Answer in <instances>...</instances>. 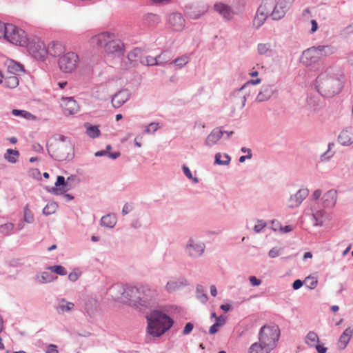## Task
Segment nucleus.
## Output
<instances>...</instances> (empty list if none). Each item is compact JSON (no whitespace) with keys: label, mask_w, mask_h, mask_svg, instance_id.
Wrapping results in <instances>:
<instances>
[{"label":"nucleus","mask_w":353,"mask_h":353,"mask_svg":"<svg viewBox=\"0 0 353 353\" xmlns=\"http://www.w3.org/2000/svg\"><path fill=\"white\" fill-rule=\"evenodd\" d=\"M89 44L93 49L101 51L108 56L119 57L123 54V42L111 32H101L89 39Z\"/></svg>","instance_id":"nucleus-1"},{"label":"nucleus","mask_w":353,"mask_h":353,"mask_svg":"<svg viewBox=\"0 0 353 353\" xmlns=\"http://www.w3.org/2000/svg\"><path fill=\"white\" fill-rule=\"evenodd\" d=\"M343 75L332 68H328L319 74L315 85L323 96L330 97L338 94L343 85Z\"/></svg>","instance_id":"nucleus-2"},{"label":"nucleus","mask_w":353,"mask_h":353,"mask_svg":"<svg viewBox=\"0 0 353 353\" xmlns=\"http://www.w3.org/2000/svg\"><path fill=\"white\" fill-rule=\"evenodd\" d=\"M148 321V332L153 336H160L172 325V320L159 311H152L146 316Z\"/></svg>","instance_id":"nucleus-3"},{"label":"nucleus","mask_w":353,"mask_h":353,"mask_svg":"<svg viewBox=\"0 0 353 353\" xmlns=\"http://www.w3.org/2000/svg\"><path fill=\"white\" fill-rule=\"evenodd\" d=\"M110 293L116 301L139 308V288L115 285L110 289Z\"/></svg>","instance_id":"nucleus-4"},{"label":"nucleus","mask_w":353,"mask_h":353,"mask_svg":"<svg viewBox=\"0 0 353 353\" xmlns=\"http://www.w3.org/2000/svg\"><path fill=\"white\" fill-rule=\"evenodd\" d=\"M2 38L12 44L24 47L28 39L26 32L12 23H6L3 30Z\"/></svg>","instance_id":"nucleus-5"},{"label":"nucleus","mask_w":353,"mask_h":353,"mask_svg":"<svg viewBox=\"0 0 353 353\" xmlns=\"http://www.w3.org/2000/svg\"><path fill=\"white\" fill-rule=\"evenodd\" d=\"M334 53L333 48L328 46L312 47L305 50L301 56V61L307 65L319 61L322 57Z\"/></svg>","instance_id":"nucleus-6"},{"label":"nucleus","mask_w":353,"mask_h":353,"mask_svg":"<svg viewBox=\"0 0 353 353\" xmlns=\"http://www.w3.org/2000/svg\"><path fill=\"white\" fill-rule=\"evenodd\" d=\"M26 47L28 52L36 59L44 60L47 57V50L44 42L37 37L27 39Z\"/></svg>","instance_id":"nucleus-7"},{"label":"nucleus","mask_w":353,"mask_h":353,"mask_svg":"<svg viewBox=\"0 0 353 353\" xmlns=\"http://www.w3.org/2000/svg\"><path fill=\"white\" fill-rule=\"evenodd\" d=\"M279 337V330L276 325L261 327L259 334V341L273 350L276 347V342Z\"/></svg>","instance_id":"nucleus-8"},{"label":"nucleus","mask_w":353,"mask_h":353,"mask_svg":"<svg viewBox=\"0 0 353 353\" xmlns=\"http://www.w3.org/2000/svg\"><path fill=\"white\" fill-rule=\"evenodd\" d=\"M79 63V55L74 52H68L59 59L58 65L63 72L72 73L76 70Z\"/></svg>","instance_id":"nucleus-9"},{"label":"nucleus","mask_w":353,"mask_h":353,"mask_svg":"<svg viewBox=\"0 0 353 353\" xmlns=\"http://www.w3.org/2000/svg\"><path fill=\"white\" fill-rule=\"evenodd\" d=\"M158 296L155 289L149 285H142L139 288V308L148 307L156 300Z\"/></svg>","instance_id":"nucleus-10"},{"label":"nucleus","mask_w":353,"mask_h":353,"mask_svg":"<svg viewBox=\"0 0 353 353\" xmlns=\"http://www.w3.org/2000/svg\"><path fill=\"white\" fill-rule=\"evenodd\" d=\"M185 250L191 257L196 258L203 254L205 245L200 241L190 239L186 245Z\"/></svg>","instance_id":"nucleus-11"},{"label":"nucleus","mask_w":353,"mask_h":353,"mask_svg":"<svg viewBox=\"0 0 353 353\" xmlns=\"http://www.w3.org/2000/svg\"><path fill=\"white\" fill-rule=\"evenodd\" d=\"M290 4L288 0H279L272 12L270 14L272 19L273 20H279L284 17Z\"/></svg>","instance_id":"nucleus-12"},{"label":"nucleus","mask_w":353,"mask_h":353,"mask_svg":"<svg viewBox=\"0 0 353 353\" xmlns=\"http://www.w3.org/2000/svg\"><path fill=\"white\" fill-rule=\"evenodd\" d=\"M270 14V9L266 4L261 5L256 12V14L253 19V26L259 28H260L266 21Z\"/></svg>","instance_id":"nucleus-13"},{"label":"nucleus","mask_w":353,"mask_h":353,"mask_svg":"<svg viewBox=\"0 0 353 353\" xmlns=\"http://www.w3.org/2000/svg\"><path fill=\"white\" fill-rule=\"evenodd\" d=\"M61 106L66 115L76 114L79 110V106L72 97H63L61 99Z\"/></svg>","instance_id":"nucleus-14"},{"label":"nucleus","mask_w":353,"mask_h":353,"mask_svg":"<svg viewBox=\"0 0 353 353\" xmlns=\"http://www.w3.org/2000/svg\"><path fill=\"white\" fill-rule=\"evenodd\" d=\"M234 132L232 131L228 132L223 131L219 128H216L212 130L210 134L205 139V145L207 146L211 147L218 143V141L221 139L224 134H226L228 137L232 135Z\"/></svg>","instance_id":"nucleus-15"},{"label":"nucleus","mask_w":353,"mask_h":353,"mask_svg":"<svg viewBox=\"0 0 353 353\" xmlns=\"http://www.w3.org/2000/svg\"><path fill=\"white\" fill-rule=\"evenodd\" d=\"M168 24L174 31H181L185 27V19L180 13L171 14L168 18Z\"/></svg>","instance_id":"nucleus-16"},{"label":"nucleus","mask_w":353,"mask_h":353,"mask_svg":"<svg viewBox=\"0 0 353 353\" xmlns=\"http://www.w3.org/2000/svg\"><path fill=\"white\" fill-rule=\"evenodd\" d=\"M307 189L299 190L296 194L292 195L288 201V205L290 208H294L301 205L302 201L307 196Z\"/></svg>","instance_id":"nucleus-17"},{"label":"nucleus","mask_w":353,"mask_h":353,"mask_svg":"<svg viewBox=\"0 0 353 353\" xmlns=\"http://www.w3.org/2000/svg\"><path fill=\"white\" fill-rule=\"evenodd\" d=\"M130 97V93L128 90H122L116 93L112 98V105L114 108H119L122 106Z\"/></svg>","instance_id":"nucleus-18"},{"label":"nucleus","mask_w":353,"mask_h":353,"mask_svg":"<svg viewBox=\"0 0 353 353\" xmlns=\"http://www.w3.org/2000/svg\"><path fill=\"white\" fill-rule=\"evenodd\" d=\"M47 54L52 57H59L65 51V45L57 41H51L46 48Z\"/></svg>","instance_id":"nucleus-19"},{"label":"nucleus","mask_w":353,"mask_h":353,"mask_svg":"<svg viewBox=\"0 0 353 353\" xmlns=\"http://www.w3.org/2000/svg\"><path fill=\"white\" fill-rule=\"evenodd\" d=\"M214 8L226 20H230L234 17V12L233 10L227 4L222 2L216 3Z\"/></svg>","instance_id":"nucleus-20"},{"label":"nucleus","mask_w":353,"mask_h":353,"mask_svg":"<svg viewBox=\"0 0 353 353\" xmlns=\"http://www.w3.org/2000/svg\"><path fill=\"white\" fill-rule=\"evenodd\" d=\"M339 142L343 145H349L353 142V128L350 127L343 130L338 137Z\"/></svg>","instance_id":"nucleus-21"},{"label":"nucleus","mask_w":353,"mask_h":353,"mask_svg":"<svg viewBox=\"0 0 353 353\" xmlns=\"http://www.w3.org/2000/svg\"><path fill=\"white\" fill-rule=\"evenodd\" d=\"M69 190L68 183L63 176H59L55 183V186L52 188V192L55 194H62Z\"/></svg>","instance_id":"nucleus-22"},{"label":"nucleus","mask_w":353,"mask_h":353,"mask_svg":"<svg viewBox=\"0 0 353 353\" xmlns=\"http://www.w3.org/2000/svg\"><path fill=\"white\" fill-rule=\"evenodd\" d=\"M166 56L165 53H162L158 57L159 59H161V61H158L157 57H153L151 56L145 57V58L140 60V62L143 64H145L147 65H161L163 62H168L170 59H166L165 57Z\"/></svg>","instance_id":"nucleus-23"},{"label":"nucleus","mask_w":353,"mask_h":353,"mask_svg":"<svg viewBox=\"0 0 353 353\" xmlns=\"http://www.w3.org/2000/svg\"><path fill=\"white\" fill-rule=\"evenodd\" d=\"M312 216L314 221V225L322 226L330 220V215L323 210L313 212Z\"/></svg>","instance_id":"nucleus-24"},{"label":"nucleus","mask_w":353,"mask_h":353,"mask_svg":"<svg viewBox=\"0 0 353 353\" xmlns=\"http://www.w3.org/2000/svg\"><path fill=\"white\" fill-rule=\"evenodd\" d=\"M6 65L9 74L18 76L24 72L23 65L13 60H8Z\"/></svg>","instance_id":"nucleus-25"},{"label":"nucleus","mask_w":353,"mask_h":353,"mask_svg":"<svg viewBox=\"0 0 353 353\" xmlns=\"http://www.w3.org/2000/svg\"><path fill=\"white\" fill-rule=\"evenodd\" d=\"M74 307V305L72 302L67 301L65 299H61L58 301L56 310L59 314H63L72 311Z\"/></svg>","instance_id":"nucleus-26"},{"label":"nucleus","mask_w":353,"mask_h":353,"mask_svg":"<svg viewBox=\"0 0 353 353\" xmlns=\"http://www.w3.org/2000/svg\"><path fill=\"white\" fill-rule=\"evenodd\" d=\"M336 191L331 190L327 191L323 196V203L325 207H334L336 203Z\"/></svg>","instance_id":"nucleus-27"},{"label":"nucleus","mask_w":353,"mask_h":353,"mask_svg":"<svg viewBox=\"0 0 353 353\" xmlns=\"http://www.w3.org/2000/svg\"><path fill=\"white\" fill-rule=\"evenodd\" d=\"M353 331L351 328H347L343 334L341 335L339 342H338V346L340 349H344L347 343H349L352 336Z\"/></svg>","instance_id":"nucleus-28"},{"label":"nucleus","mask_w":353,"mask_h":353,"mask_svg":"<svg viewBox=\"0 0 353 353\" xmlns=\"http://www.w3.org/2000/svg\"><path fill=\"white\" fill-rule=\"evenodd\" d=\"M272 350L259 341V343H254L250 349V353H270Z\"/></svg>","instance_id":"nucleus-29"},{"label":"nucleus","mask_w":353,"mask_h":353,"mask_svg":"<svg viewBox=\"0 0 353 353\" xmlns=\"http://www.w3.org/2000/svg\"><path fill=\"white\" fill-rule=\"evenodd\" d=\"M19 81L16 75L10 74L4 78V85L8 88L14 89L19 85Z\"/></svg>","instance_id":"nucleus-30"},{"label":"nucleus","mask_w":353,"mask_h":353,"mask_svg":"<svg viewBox=\"0 0 353 353\" xmlns=\"http://www.w3.org/2000/svg\"><path fill=\"white\" fill-rule=\"evenodd\" d=\"M117 223V218L114 214L103 216L101 219V223L106 228H113Z\"/></svg>","instance_id":"nucleus-31"},{"label":"nucleus","mask_w":353,"mask_h":353,"mask_svg":"<svg viewBox=\"0 0 353 353\" xmlns=\"http://www.w3.org/2000/svg\"><path fill=\"white\" fill-rule=\"evenodd\" d=\"M305 342L310 347L316 346L319 342L317 334L313 331L309 332L305 338Z\"/></svg>","instance_id":"nucleus-32"},{"label":"nucleus","mask_w":353,"mask_h":353,"mask_svg":"<svg viewBox=\"0 0 353 353\" xmlns=\"http://www.w3.org/2000/svg\"><path fill=\"white\" fill-rule=\"evenodd\" d=\"M19 156V152L16 150L8 149L4 158L10 163H14L17 162V158Z\"/></svg>","instance_id":"nucleus-33"},{"label":"nucleus","mask_w":353,"mask_h":353,"mask_svg":"<svg viewBox=\"0 0 353 353\" xmlns=\"http://www.w3.org/2000/svg\"><path fill=\"white\" fill-rule=\"evenodd\" d=\"M230 157L227 154L216 153L215 155V163L227 165L230 163Z\"/></svg>","instance_id":"nucleus-34"},{"label":"nucleus","mask_w":353,"mask_h":353,"mask_svg":"<svg viewBox=\"0 0 353 353\" xmlns=\"http://www.w3.org/2000/svg\"><path fill=\"white\" fill-rule=\"evenodd\" d=\"M86 128V134L92 139L97 138L100 135V130L97 126L85 124Z\"/></svg>","instance_id":"nucleus-35"},{"label":"nucleus","mask_w":353,"mask_h":353,"mask_svg":"<svg viewBox=\"0 0 353 353\" xmlns=\"http://www.w3.org/2000/svg\"><path fill=\"white\" fill-rule=\"evenodd\" d=\"M183 285L181 281H171L167 283L165 288L168 292H173L180 289Z\"/></svg>","instance_id":"nucleus-36"},{"label":"nucleus","mask_w":353,"mask_h":353,"mask_svg":"<svg viewBox=\"0 0 353 353\" xmlns=\"http://www.w3.org/2000/svg\"><path fill=\"white\" fill-rule=\"evenodd\" d=\"M189 61V57L188 56H182L174 59L171 63H174L176 69H181L184 67Z\"/></svg>","instance_id":"nucleus-37"},{"label":"nucleus","mask_w":353,"mask_h":353,"mask_svg":"<svg viewBox=\"0 0 353 353\" xmlns=\"http://www.w3.org/2000/svg\"><path fill=\"white\" fill-rule=\"evenodd\" d=\"M145 21L150 26H156L161 21V18L156 14L148 13L145 16Z\"/></svg>","instance_id":"nucleus-38"},{"label":"nucleus","mask_w":353,"mask_h":353,"mask_svg":"<svg viewBox=\"0 0 353 353\" xmlns=\"http://www.w3.org/2000/svg\"><path fill=\"white\" fill-rule=\"evenodd\" d=\"M141 50L139 49H134L128 54V59L130 62L140 61L141 58Z\"/></svg>","instance_id":"nucleus-39"},{"label":"nucleus","mask_w":353,"mask_h":353,"mask_svg":"<svg viewBox=\"0 0 353 353\" xmlns=\"http://www.w3.org/2000/svg\"><path fill=\"white\" fill-rule=\"evenodd\" d=\"M12 113L14 116H21L26 119H34V117L30 112L26 110L14 109L12 110Z\"/></svg>","instance_id":"nucleus-40"},{"label":"nucleus","mask_w":353,"mask_h":353,"mask_svg":"<svg viewBox=\"0 0 353 353\" xmlns=\"http://www.w3.org/2000/svg\"><path fill=\"white\" fill-rule=\"evenodd\" d=\"M48 270H50L52 272H54L59 275H65L67 274V271L65 268L62 265H53L49 266L47 268Z\"/></svg>","instance_id":"nucleus-41"},{"label":"nucleus","mask_w":353,"mask_h":353,"mask_svg":"<svg viewBox=\"0 0 353 353\" xmlns=\"http://www.w3.org/2000/svg\"><path fill=\"white\" fill-rule=\"evenodd\" d=\"M57 209V205L55 203H48L43 210V212L46 215L54 214Z\"/></svg>","instance_id":"nucleus-42"},{"label":"nucleus","mask_w":353,"mask_h":353,"mask_svg":"<svg viewBox=\"0 0 353 353\" xmlns=\"http://www.w3.org/2000/svg\"><path fill=\"white\" fill-rule=\"evenodd\" d=\"M37 279L41 283L51 282L53 280L52 276L48 272H41L37 276Z\"/></svg>","instance_id":"nucleus-43"},{"label":"nucleus","mask_w":353,"mask_h":353,"mask_svg":"<svg viewBox=\"0 0 353 353\" xmlns=\"http://www.w3.org/2000/svg\"><path fill=\"white\" fill-rule=\"evenodd\" d=\"M14 229V224L12 223H7L0 225V232L7 235Z\"/></svg>","instance_id":"nucleus-44"},{"label":"nucleus","mask_w":353,"mask_h":353,"mask_svg":"<svg viewBox=\"0 0 353 353\" xmlns=\"http://www.w3.org/2000/svg\"><path fill=\"white\" fill-rule=\"evenodd\" d=\"M305 284L310 289H314L317 285V280L314 277L308 276L304 281Z\"/></svg>","instance_id":"nucleus-45"},{"label":"nucleus","mask_w":353,"mask_h":353,"mask_svg":"<svg viewBox=\"0 0 353 353\" xmlns=\"http://www.w3.org/2000/svg\"><path fill=\"white\" fill-rule=\"evenodd\" d=\"M270 50L269 43H260L258 45V52L260 54H266Z\"/></svg>","instance_id":"nucleus-46"},{"label":"nucleus","mask_w":353,"mask_h":353,"mask_svg":"<svg viewBox=\"0 0 353 353\" xmlns=\"http://www.w3.org/2000/svg\"><path fill=\"white\" fill-rule=\"evenodd\" d=\"M24 221L27 223H32L33 221V215L28 206H26L23 210Z\"/></svg>","instance_id":"nucleus-47"},{"label":"nucleus","mask_w":353,"mask_h":353,"mask_svg":"<svg viewBox=\"0 0 353 353\" xmlns=\"http://www.w3.org/2000/svg\"><path fill=\"white\" fill-rule=\"evenodd\" d=\"M270 94L268 92V90H265L259 93L258 96L256 97V101H258L259 102L264 101L270 98Z\"/></svg>","instance_id":"nucleus-48"},{"label":"nucleus","mask_w":353,"mask_h":353,"mask_svg":"<svg viewBox=\"0 0 353 353\" xmlns=\"http://www.w3.org/2000/svg\"><path fill=\"white\" fill-rule=\"evenodd\" d=\"M158 123H150L145 129L146 133H154L156 132L158 129Z\"/></svg>","instance_id":"nucleus-49"},{"label":"nucleus","mask_w":353,"mask_h":353,"mask_svg":"<svg viewBox=\"0 0 353 353\" xmlns=\"http://www.w3.org/2000/svg\"><path fill=\"white\" fill-rule=\"evenodd\" d=\"M81 275V272H76V271H74L72 272H70L68 275V279L70 281H72V282H74L76 281H77Z\"/></svg>","instance_id":"nucleus-50"},{"label":"nucleus","mask_w":353,"mask_h":353,"mask_svg":"<svg viewBox=\"0 0 353 353\" xmlns=\"http://www.w3.org/2000/svg\"><path fill=\"white\" fill-rule=\"evenodd\" d=\"M266 224L265 222L262 221H258L257 223L254 226V231L256 232H261L265 227Z\"/></svg>","instance_id":"nucleus-51"},{"label":"nucleus","mask_w":353,"mask_h":353,"mask_svg":"<svg viewBox=\"0 0 353 353\" xmlns=\"http://www.w3.org/2000/svg\"><path fill=\"white\" fill-rule=\"evenodd\" d=\"M226 322V317L224 316H219L217 318H216V322L215 323L219 326L221 327L223 325H225Z\"/></svg>","instance_id":"nucleus-52"},{"label":"nucleus","mask_w":353,"mask_h":353,"mask_svg":"<svg viewBox=\"0 0 353 353\" xmlns=\"http://www.w3.org/2000/svg\"><path fill=\"white\" fill-rule=\"evenodd\" d=\"M261 82V79L259 78H257L256 79H253V80H250L249 81H248L241 88V90H243L245 89L248 85L250 84H252V85H257V84H259Z\"/></svg>","instance_id":"nucleus-53"},{"label":"nucleus","mask_w":353,"mask_h":353,"mask_svg":"<svg viewBox=\"0 0 353 353\" xmlns=\"http://www.w3.org/2000/svg\"><path fill=\"white\" fill-rule=\"evenodd\" d=\"M193 324L191 323H188L185 327H184V330L183 331V334L186 335V334H188L189 333H190L193 329Z\"/></svg>","instance_id":"nucleus-54"},{"label":"nucleus","mask_w":353,"mask_h":353,"mask_svg":"<svg viewBox=\"0 0 353 353\" xmlns=\"http://www.w3.org/2000/svg\"><path fill=\"white\" fill-rule=\"evenodd\" d=\"M58 350H57V345H50L47 350H46V353H58Z\"/></svg>","instance_id":"nucleus-55"},{"label":"nucleus","mask_w":353,"mask_h":353,"mask_svg":"<svg viewBox=\"0 0 353 353\" xmlns=\"http://www.w3.org/2000/svg\"><path fill=\"white\" fill-rule=\"evenodd\" d=\"M250 281L253 286L259 285L261 284V281L254 276L250 277Z\"/></svg>","instance_id":"nucleus-56"},{"label":"nucleus","mask_w":353,"mask_h":353,"mask_svg":"<svg viewBox=\"0 0 353 353\" xmlns=\"http://www.w3.org/2000/svg\"><path fill=\"white\" fill-rule=\"evenodd\" d=\"M251 158H252V152H251V150H248V154L246 156H241L239 158V162L243 163L246 159H250Z\"/></svg>","instance_id":"nucleus-57"},{"label":"nucleus","mask_w":353,"mask_h":353,"mask_svg":"<svg viewBox=\"0 0 353 353\" xmlns=\"http://www.w3.org/2000/svg\"><path fill=\"white\" fill-rule=\"evenodd\" d=\"M220 327H219L215 323L210 327L209 332L211 334H214L219 331Z\"/></svg>","instance_id":"nucleus-58"},{"label":"nucleus","mask_w":353,"mask_h":353,"mask_svg":"<svg viewBox=\"0 0 353 353\" xmlns=\"http://www.w3.org/2000/svg\"><path fill=\"white\" fill-rule=\"evenodd\" d=\"M183 172L185 174V175L188 178V179H192V174L190 170V169L186 167V166H183Z\"/></svg>","instance_id":"nucleus-59"},{"label":"nucleus","mask_w":353,"mask_h":353,"mask_svg":"<svg viewBox=\"0 0 353 353\" xmlns=\"http://www.w3.org/2000/svg\"><path fill=\"white\" fill-rule=\"evenodd\" d=\"M318 352V353H325L327 351V347L321 345L319 344H317L316 346H314Z\"/></svg>","instance_id":"nucleus-60"},{"label":"nucleus","mask_w":353,"mask_h":353,"mask_svg":"<svg viewBox=\"0 0 353 353\" xmlns=\"http://www.w3.org/2000/svg\"><path fill=\"white\" fill-rule=\"evenodd\" d=\"M302 285L303 282L301 280L297 279L293 283L292 287L294 290H298L302 286Z\"/></svg>","instance_id":"nucleus-61"},{"label":"nucleus","mask_w":353,"mask_h":353,"mask_svg":"<svg viewBox=\"0 0 353 353\" xmlns=\"http://www.w3.org/2000/svg\"><path fill=\"white\" fill-rule=\"evenodd\" d=\"M311 25H312V28H311V32L312 33H314L315 32L317 29H318V25H317V22L316 20L314 19H312L311 21Z\"/></svg>","instance_id":"nucleus-62"},{"label":"nucleus","mask_w":353,"mask_h":353,"mask_svg":"<svg viewBox=\"0 0 353 353\" xmlns=\"http://www.w3.org/2000/svg\"><path fill=\"white\" fill-rule=\"evenodd\" d=\"M279 230L282 232H289L290 231H292L293 230V228L292 225H286L285 226L284 228H282V227H280L279 228Z\"/></svg>","instance_id":"nucleus-63"},{"label":"nucleus","mask_w":353,"mask_h":353,"mask_svg":"<svg viewBox=\"0 0 353 353\" xmlns=\"http://www.w3.org/2000/svg\"><path fill=\"white\" fill-rule=\"evenodd\" d=\"M131 210V207L128 205V204H125L124 205L123 208V210H122V213L123 215H125L127 214Z\"/></svg>","instance_id":"nucleus-64"}]
</instances>
